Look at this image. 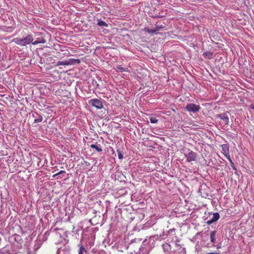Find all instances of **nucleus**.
I'll list each match as a JSON object with an SVG mask.
<instances>
[{"label":"nucleus","mask_w":254,"mask_h":254,"mask_svg":"<svg viewBox=\"0 0 254 254\" xmlns=\"http://www.w3.org/2000/svg\"><path fill=\"white\" fill-rule=\"evenodd\" d=\"M250 107H251V108L252 109H254V104H251V105H250Z\"/></svg>","instance_id":"nucleus-24"},{"label":"nucleus","mask_w":254,"mask_h":254,"mask_svg":"<svg viewBox=\"0 0 254 254\" xmlns=\"http://www.w3.org/2000/svg\"><path fill=\"white\" fill-rule=\"evenodd\" d=\"M231 166L233 167V168L234 169L236 170V168H235V167H234V164H232L231 163Z\"/></svg>","instance_id":"nucleus-27"},{"label":"nucleus","mask_w":254,"mask_h":254,"mask_svg":"<svg viewBox=\"0 0 254 254\" xmlns=\"http://www.w3.org/2000/svg\"><path fill=\"white\" fill-rule=\"evenodd\" d=\"M165 26L164 24H159L158 23H156L155 24V29H156L157 31H159L160 29L165 28Z\"/></svg>","instance_id":"nucleus-13"},{"label":"nucleus","mask_w":254,"mask_h":254,"mask_svg":"<svg viewBox=\"0 0 254 254\" xmlns=\"http://www.w3.org/2000/svg\"><path fill=\"white\" fill-rule=\"evenodd\" d=\"M117 153H118L119 159H123V155L121 153V151L120 150L118 149L117 150Z\"/></svg>","instance_id":"nucleus-20"},{"label":"nucleus","mask_w":254,"mask_h":254,"mask_svg":"<svg viewBox=\"0 0 254 254\" xmlns=\"http://www.w3.org/2000/svg\"><path fill=\"white\" fill-rule=\"evenodd\" d=\"M33 36L32 34L27 35L25 38H21L20 37L15 38L12 40L17 45L21 46H25L33 41Z\"/></svg>","instance_id":"nucleus-1"},{"label":"nucleus","mask_w":254,"mask_h":254,"mask_svg":"<svg viewBox=\"0 0 254 254\" xmlns=\"http://www.w3.org/2000/svg\"><path fill=\"white\" fill-rule=\"evenodd\" d=\"M90 146L91 148L95 149L97 152H102L103 150L100 144H92L90 145Z\"/></svg>","instance_id":"nucleus-9"},{"label":"nucleus","mask_w":254,"mask_h":254,"mask_svg":"<svg viewBox=\"0 0 254 254\" xmlns=\"http://www.w3.org/2000/svg\"><path fill=\"white\" fill-rule=\"evenodd\" d=\"M98 25H99V26H101V27H103V26L108 27V26L106 23H105L104 21H103L101 20H98Z\"/></svg>","instance_id":"nucleus-15"},{"label":"nucleus","mask_w":254,"mask_h":254,"mask_svg":"<svg viewBox=\"0 0 254 254\" xmlns=\"http://www.w3.org/2000/svg\"><path fill=\"white\" fill-rule=\"evenodd\" d=\"M220 248H221V246L220 245H218L217 246V249H220Z\"/></svg>","instance_id":"nucleus-25"},{"label":"nucleus","mask_w":254,"mask_h":254,"mask_svg":"<svg viewBox=\"0 0 254 254\" xmlns=\"http://www.w3.org/2000/svg\"><path fill=\"white\" fill-rule=\"evenodd\" d=\"M83 251H85L86 252V251L85 250V249L83 247V246H82V245H80V247H79V251H78V254H83Z\"/></svg>","instance_id":"nucleus-19"},{"label":"nucleus","mask_w":254,"mask_h":254,"mask_svg":"<svg viewBox=\"0 0 254 254\" xmlns=\"http://www.w3.org/2000/svg\"><path fill=\"white\" fill-rule=\"evenodd\" d=\"M143 31L145 32L150 33V34H157L158 33L156 29H150L148 28L145 27V28H144L143 29Z\"/></svg>","instance_id":"nucleus-10"},{"label":"nucleus","mask_w":254,"mask_h":254,"mask_svg":"<svg viewBox=\"0 0 254 254\" xmlns=\"http://www.w3.org/2000/svg\"><path fill=\"white\" fill-rule=\"evenodd\" d=\"M220 218V215L218 213H215L213 214L212 218L207 221V223L210 225L216 221H217Z\"/></svg>","instance_id":"nucleus-7"},{"label":"nucleus","mask_w":254,"mask_h":254,"mask_svg":"<svg viewBox=\"0 0 254 254\" xmlns=\"http://www.w3.org/2000/svg\"><path fill=\"white\" fill-rule=\"evenodd\" d=\"M149 120L150 122L152 124L157 123L158 121V120L156 118V117H150Z\"/></svg>","instance_id":"nucleus-18"},{"label":"nucleus","mask_w":254,"mask_h":254,"mask_svg":"<svg viewBox=\"0 0 254 254\" xmlns=\"http://www.w3.org/2000/svg\"><path fill=\"white\" fill-rule=\"evenodd\" d=\"M215 235H216V231H212L210 233V240L212 243H215L216 242Z\"/></svg>","instance_id":"nucleus-11"},{"label":"nucleus","mask_w":254,"mask_h":254,"mask_svg":"<svg viewBox=\"0 0 254 254\" xmlns=\"http://www.w3.org/2000/svg\"><path fill=\"white\" fill-rule=\"evenodd\" d=\"M185 109L189 112L196 113L199 111L200 107L199 105L193 103H189L187 105Z\"/></svg>","instance_id":"nucleus-2"},{"label":"nucleus","mask_w":254,"mask_h":254,"mask_svg":"<svg viewBox=\"0 0 254 254\" xmlns=\"http://www.w3.org/2000/svg\"><path fill=\"white\" fill-rule=\"evenodd\" d=\"M46 42V40L44 38H42L40 40H37L34 42H32V44L34 45H36L38 44H45Z\"/></svg>","instance_id":"nucleus-12"},{"label":"nucleus","mask_w":254,"mask_h":254,"mask_svg":"<svg viewBox=\"0 0 254 254\" xmlns=\"http://www.w3.org/2000/svg\"><path fill=\"white\" fill-rule=\"evenodd\" d=\"M89 103L97 109H101L103 107L102 102L98 99H93L89 101Z\"/></svg>","instance_id":"nucleus-4"},{"label":"nucleus","mask_w":254,"mask_h":254,"mask_svg":"<svg viewBox=\"0 0 254 254\" xmlns=\"http://www.w3.org/2000/svg\"><path fill=\"white\" fill-rule=\"evenodd\" d=\"M33 117L35 118L34 121V123H40L43 120V117L37 113H35L34 114H33Z\"/></svg>","instance_id":"nucleus-8"},{"label":"nucleus","mask_w":254,"mask_h":254,"mask_svg":"<svg viewBox=\"0 0 254 254\" xmlns=\"http://www.w3.org/2000/svg\"><path fill=\"white\" fill-rule=\"evenodd\" d=\"M216 117L221 120L222 122V123L221 124V125H223L224 126L228 125L229 120L227 113L216 115Z\"/></svg>","instance_id":"nucleus-3"},{"label":"nucleus","mask_w":254,"mask_h":254,"mask_svg":"<svg viewBox=\"0 0 254 254\" xmlns=\"http://www.w3.org/2000/svg\"><path fill=\"white\" fill-rule=\"evenodd\" d=\"M221 146H222L223 154L229 160L230 162L233 164V162L230 158V156L229 154V146H228L227 144H226L222 145Z\"/></svg>","instance_id":"nucleus-5"},{"label":"nucleus","mask_w":254,"mask_h":254,"mask_svg":"<svg viewBox=\"0 0 254 254\" xmlns=\"http://www.w3.org/2000/svg\"><path fill=\"white\" fill-rule=\"evenodd\" d=\"M185 155L187 161L188 162L195 161L197 157V154L192 151H190L188 154H185Z\"/></svg>","instance_id":"nucleus-6"},{"label":"nucleus","mask_w":254,"mask_h":254,"mask_svg":"<svg viewBox=\"0 0 254 254\" xmlns=\"http://www.w3.org/2000/svg\"><path fill=\"white\" fill-rule=\"evenodd\" d=\"M231 166L233 167V168L234 169L236 170V168H235V167H234V164H232L231 163Z\"/></svg>","instance_id":"nucleus-26"},{"label":"nucleus","mask_w":254,"mask_h":254,"mask_svg":"<svg viewBox=\"0 0 254 254\" xmlns=\"http://www.w3.org/2000/svg\"><path fill=\"white\" fill-rule=\"evenodd\" d=\"M205 254H219L217 253H206Z\"/></svg>","instance_id":"nucleus-23"},{"label":"nucleus","mask_w":254,"mask_h":254,"mask_svg":"<svg viewBox=\"0 0 254 254\" xmlns=\"http://www.w3.org/2000/svg\"><path fill=\"white\" fill-rule=\"evenodd\" d=\"M203 56L204 57H208L209 59H211L212 56V54L210 52H206L203 53Z\"/></svg>","instance_id":"nucleus-17"},{"label":"nucleus","mask_w":254,"mask_h":254,"mask_svg":"<svg viewBox=\"0 0 254 254\" xmlns=\"http://www.w3.org/2000/svg\"><path fill=\"white\" fill-rule=\"evenodd\" d=\"M65 173V171H64V170H61L59 172L54 174L53 175V177H55L56 176H58V175H59L60 174H63V173Z\"/></svg>","instance_id":"nucleus-21"},{"label":"nucleus","mask_w":254,"mask_h":254,"mask_svg":"<svg viewBox=\"0 0 254 254\" xmlns=\"http://www.w3.org/2000/svg\"><path fill=\"white\" fill-rule=\"evenodd\" d=\"M69 64V63L67 61H59L57 62V65H68Z\"/></svg>","instance_id":"nucleus-14"},{"label":"nucleus","mask_w":254,"mask_h":254,"mask_svg":"<svg viewBox=\"0 0 254 254\" xmlns=\"http://www.w3.org/2000/svg\"><path fill=\"white\" fill-rule=\"evenodd\" d=\"M127 68L125 67H122L121 66L119 65L117 66L116 70L120 72H124L126 71Z\"/></svg>","instance_id":"nucleus-16"},{"label":"nucleus","mask_w":254,"mask_h":254,"mask_svg":"<svg viewBox=\"0 0 254 254\" xmlns=\"http://www.w3.org/2000/svg\"><path fill=\"white\" fill-rule=\"evenodd\" d=\"M27 254H35V251L33 250L32 251H29L28 252Z\"/></svg>","instance_id":"nucleus-22"}]
</instances>
